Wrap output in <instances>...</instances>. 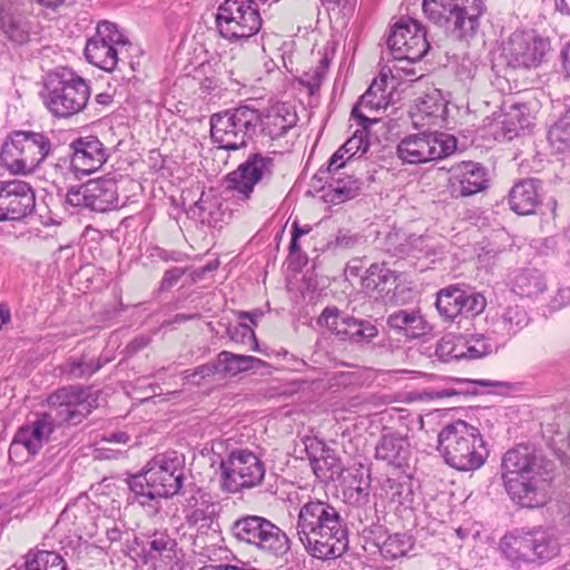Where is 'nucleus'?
<instances>
[{"label":"nucleus","mask_w":570,"mask_h":570,"mask_svg":"<svg viewBox=\"0 0 570 570\" xmlns=\"http://www.w3.org/2000/svg\"><path fill=\"white\" fill-rule=\"evenodd\" d=\"M271 165V158L261 155L248 157L237 169L226 176V188L236 191L242 199H248L263 175L269 171Z\"/></svg>","instance_id":"obj_23"},{"label":"nucleus","mask_w":570,"mask_h":570,"mask_svg":"<svg viewBox=\"0 0 570 570\" xmlns=\"http://www.w3.org/2000/svg\"><path fill=\"white\" fill-rule=\"evenodd\" d=\"M387 325L406 337L416 338L428 331V322L420 309H399L390 314Z\"/></svg>","instance_id":"obj_29"},{"label":"nucleus","mask_w":570,"mask_h":570,"mask_svg":"<svg viewBox=\"0 0 570 570\" xmlns=\"http://www.w3.org/2000/svg\"><path fill=\"white\" fill-rule=\"evenodd\" d=\"M150 550L148 552V556L150 559L154 560H161L163 562L167 563L175 557L174 552V543L164 537L155 538L149 543Z\"/></svg>","instance_id":"obj_41"},{"label":"nucleus","mask_w":570,"mask_h":570,"mask_svg":"<svg viewBox=\"0 0 570 570\" xmlns=\"http://www.w3.org/2000/svg\"><path fill=\"white\" fill-rule=\"evenodd\" d=\"M409 116L417 129L444 128L448 122V102L440 90L433 89L413 101Z\"/></svg>","instance_id":"obj_19"},{"label":"nucleus","mask_w":570,"mask_h":570,"mask_svg":"<svg viewBox=\"0 0 570 570\" xmlns=\"http://www.w3.org/2000/svg\"><path fill=\"white\" fill-rule=\"evenodd\" d=\"M233 533L237 540L273 556H283L289 549L286 533L263 517L247 515L238 519L233 525Z\"/></svg>","instance_id":"obj_8"},{"label":"nucleus","mask_w":570,"mask_h":570,"mask_svg":"<svg viewBox=\"0 0 570 570\" xmlns=\"http://www.w3.org/2000/svg\"><path fill=\"white\" fill-rule=\"evenodd\" d=\"M438 441L445 463L458 471H475L485 463L489 455L480 430L463 420L446 424L440 431Z\"/></svg>","instance_id":"obj_2"},{"label":"nucleus","mask_w":570,"mask_h":570,"mask_svg":"<svg viewBox=\"0 0 570 570\" xmlns=\"http://www.w3.org/2000/svg\"><path fill=\"white\" fill-rule=\"evenodd\" d=\"M263 19L254 0H225L217 8L216 27L230 41L248 39L262 28Z\"/></svg>","instance_id":"obj_7"},{"label":"nucleus","mask_w":570,"mask_h":570,"mask_svg":"<svg viewBox=\"0 0 570 570\" xmlns=\"http://www.w3.org/2000/svg\"><path fill=\"white\" fill-rule=\"evenodd\" d=\"M462 315L475 317L482 314L488 305L487 298L479 292L468 293L463 291Z\"/></svg>","instance_id":"obj_40"},{"label":"nucleus","mask_w":570,"mask_h":570,"mask_svg":"<svg viewBox=\"0 0 570 570\" xmlns=\"http://www.w3.org/2000/svg\"><path fill=\"white\" fill-rule=\"evenodd\" d=\"M551 135L566 144H570V109L563 115L560 121L552 128Z\"/></svg>","instance_id":"obj_43"},{"label":"nucleus","mask_w":570,"mask_h":570,"mask_svg":"<svg viewBox=\"0 0 570 570\" xmlns=\"http://www.w3.org/2000/svg\"><path fill=\"white\" fill-rule=\"evenodd\" d=\"M90 97L89 86L79 77L61 83L48 97V108L58 117H69L81 111Z\"/></svg>","instance_id":"obj_18"},{"label":"nucleus","mask_w":570,"mask_h":570,"mask_svg":"<svg viewBox=\"0 0 570 570\" xmlns=\"http://www.w3.org/2000/svg\"><path fill=\"white\" fill-rule=\"evenodd\" d=\"M223 488L230 493L261 483L265 469L263 462L249 450H235L220 463Z\"/></svg>","instance_id":"obj_10"},{"label":"nucleus","mask_w":570,"mask_h":570,"mask_svg":"<svg viewBox=\"0 0 570 570\" xmlns=\"http://www.w3.org/2000/svg\"><path fill=\"white\" fill-rule=\"evenodd\" d=\"M11 312L7 304H0V331L10 323Z\"/></svg>","instance_id":"obj_48"},{"label":"nucleus","mask_w":570,"mask_h":570,"mask_svg":"<svg viewBox=\"0 0 570 570\" xmlns=\"http://www.w3.org/2000/svg\"><path fill=\"white\" fill-rule=\"evenodd\" d=\"M414 547L413 538L405 533H395L386 538L381 546V553L386 559H397L406 556Z\"/></svg>","instance_id":"obj_35"},{"label":"nucleus","mask_w":570,"mask_h":570,"mask_svg":"<svg viewBox=\"0 0 570 570\" xmlns=\"http://www.w3.org/2000/svg\"><path fill=\"white\" fill-rule=\"evenodd\" d=\"M347 156L348 154L343 150V147L341 146L331 157L330 161H328V166H327V170L330 173H333V171H336L338 170L340 168L344 167L346 161H348L350 159H347Z\"/></svg>","instance_id":"obj_45"},{"label":"nucleus","mask_w":570,"mask_h":570,"mask_svg":"<svg viewBox=\"0 0 570 570\" xmlns=\"http://www.w3.org/2000/svg\"><path fill=\"white\" fill-rule=\"evenodd\" d=\"M256 362H261V360L254 356L238 355L226 351L222 352L218 356L219 365H222L223 371L229 375H236L240 372H245Z\"/></svg>","instance_id":"obj_37"},{"label":"nucleus","mask_w":570,"mask_h":570,"mask_svg":"<svg viewBox=\"0 0 570 570\" xmlns=\"http://www.w3.org/2000/svg\"><path fill=\"white\" fill-rule=\"evenodd\" d=\"M132 492L147 499L170 498L183 487V472L175 460L157 455L145 469L130 478Z\"/></svg>","instance_id":"obj_4"},{"label":"nucleus","mask_w":570,"mask_h":570,"mask_svg":"<svg viewBox=\"0 0 570 570\" xmlns=\"http://www.w3.org/2000/svg\"><path fill=\"white\" fill-rule=\"evenodd\" d=\"M360 183L353 177L336 180L326 191V198L333 204H341L355 198L360 193Z\"/></svg>","instance_id":"obj_36"},{"label":"nucleus","mask_w":570,"mask_h":570,"mask_svg":"<svg viewBox=\"0 0 570 570\" xmlns=\"http://www.w3.org/2000/svg\"><path fill=\"white\" fill-rule=\"evenodd\" d=\"M296 116L285 104H276L267 109L263 118L262 130L271 138L276 139L284 136L295 125Z\"/></svg>","instance_id":"obj_28"},{"label":"nucleus","mask_w":570,"mask_h":570,"mask_svg":"<svg viewBox=\"0 0 570 570\" xmlns=\"http://www.w3.org/2000/svg\"><path fill=\"white\" fill-rule=\"evenodd\" d=\"M127 45V39L118 30L117 26L104 21L98 23L96 33L92 36L85 48L87 60L105 71L116 69L119 56Z\"/></svg>","instance_id":"obj_11"},{"label":"nucleus","mask_w":570,"mask_h":570,"mask_svg":"<svg viewBox=\"0 0 570 570\" xmlns=\"http://www.w3.org/2000/svg\"><path fill=\"white\" fill-rule=\"evenodd\" d=\"M26 568L30 570H67V563L55 551L39 550L28 557Z\"/></svg>","instance_id":"obj_33"},{"label":"nucleus","mask_w":570,"mask_h":570,"mask_svg":"<svg viewBox=\"0 0 570 570\" xmlns=\"http://www.w3.org/2000/svg\"><path fill=\"white\" fill-rule=\"evenodd\" d=\"M317 324L340 340H351L354 342L371 341L379 334L373 323L358 321L344 314L335 306L325 307L317 320Z\"/></svg>","instance_id":"obj_14"},{"label":"nucleus","mask_w":570,"mask_h":570,"mask_svg":"<svg viewBox=\"0 0 570 570\" xmlns=\"http://www.w3.org/2000/svg\"><path fill=\"white\" fill-rule=\"evenodd\" d=\"M26 570H30V569H27V568H26Z\"/></svg>","instance_id":"obj_57"},{"label":"nucleus","mask_w":570,"mask_h":570,"mask_svg":"<svg viewBox=\"0 0 570 570\" xmlns=\"http://www.w3.org/2000/svg\"><path fill=\"white\" fill-rule=\"evenodd\" d=\"M48 405L60 422L77 423L98 406V397L90 387L69 385L48 396Z\"/></svg>","instance_id":"obj_12"},{"label":"nucleus","mask_w":570,"mask_h":570,"mask_svg":"<svg viewBox=\"0 0 570 570\" xmlns=\"http://www.w3.org/2000/svg\"><path fill=\"white\" fill-rule=\"evenodd\" d=\"M51 141L43 132L16 130L0 149V165L12 175H29L48 157Z\"/></svg>","instance_id":"obj_3"},{"label":"nucleus","mask_w":570,"mask_h":570,"mask_svg":"<svg viewBox=\"0 0 570 570\" xmlns=\"http://www.w3.org/2000/svg\"><path fill=\"white\" fill-rule=\"evenodd\" d=\"M340 523L343 519L333 505L321 500L308 501L299 510L297 534L303 540Z\"/></svg>","instance_id":"obj_20"},{"label":"nucleus","mask_w":570,"mask_h":570,"mask_svg":"<svg viewBox=\"0 0 570 570\" xmlns=\"http://www.w3.org/2000/svg\"><path fill=\"white\" fill-rule=\"evenodd\" d=\"M368 127H362L357 129L354 135L346 140V142L342 146L343 150H345L348 156L347 159L353 158L357 154H365L368 149Z\"/></svg>","instance_id":"obj_39"},{"label":"nucleus","mask_w":570,"mask_h":570,"mask_svg":"<svg viewBox=\"0 0 570 570\" xmlns=\"http://www.w3.org/2000/svg\"><path fill=\"white\" fill-rule=\"evenodd\" d=\"M387 43L396 59L410 61L422 59L430 48L424 29L415 20L396 23Z\"/></svg>","instance_id":"obj_16"},{"label":"nucleus","mask_w":570,"mask_h":570,"mask_svg":"<svg viewBox=\"0 0 570 570\" xmlns=\"http://www.w3.org/2000/svg\"><path fill=\"white\" fill-rule=\"evenodd\" d=\"M556 8L563 14H570V0H556Z\"/></svg>","instance_id":"obj_53"},{"label":"nucleus","mask_w":570,"mask_h":570,"mask_svg":"<svg viewBox=\"0 0 570 570\" xmlns=\"http://www.w3.org/2000/svg\"><path fill=\"white\" fill-rule=\"evenodd\" d=\"M259 122V114L248 106L214 114L210 117V136L226 150H237L246 145L250 132Z\"/></svg>","instance_id":"obj_5"},{"label":"nucleus","mask_w":570,"mask_h":570,"mask_svg":"<svg viewBox=\"0 0 570 570\" xmlns=\"http://www.w3.org/2000/svg\"><path fill=\"white\" fill-rule=\"evenodd\" d=\"M41 6L48 7V8H56L65 2V0H36Z\"/></svg>","instance_id":"obj_54"},{"label":"nucleus","mask_w":570,"mask_h":570,"mask_svg":"<svg viewBox=\"0 0 570 570\" xmlns=\"http://www.w3.org/2000/svg\"><path fill=\"white\" fill-rule=\"evenodd\" d=\"M66 202L73 207L88 208L95 212H109L119 207L117 183L112 178H98L86 184L71 187Z\"/></svg>","instance_id":"obj_13"},{"label":"nucleus","mask_w":570,"mask_h":570,"mask_svg":"<svg viewBox=\"0 0 570 570\" xmlns=\"http://www.w3.org/2000/svg\"><path fill=\"white\" fill-rule=\"evenodd\" d=\"M392 273L389 269L379 268L377 266H372L370 269L368 276L364 279V286L366 288H376L377 284L375 281V277L387 279L389 276H391Z\"/></svg>","instance_id":"obj_44"},{"label":"nucleus","mask_w":570,"mask_h":570,"mask_svg":"<svg viewBox=\"0 0 570 570\" xmlns=\"http://www.w3.org/2000/svg\"><path fill=\"white\" fill-rule=\"evenodd\" d=\"M312 230L309 225L301 226L296 220L292 224V235L301 238L303 235H307Z\"/></svg>","instance_id":"obj_49"},{"label":"nucleus","mask_w":570,"mask_h":570,"mask_svg":"<svg viewBox=\"0 0 570 570\" xmlns=\"http://www.w3.org/2000/svg\"><path fill=\"white\" fill-rule=\"evenodd\" d=\"M456 147V138L452 135L415 134L399 142L397 156L404 163L419 165L449 157Z\"/></svg>","instance_id":"obj_9"},{"label":"nucleus","mask_w":570,"mask_h":570,"mask_svg":"<svg viewBox=\"0 0 570 570\" xmlns=\"http://www.w3.org/2000/svg\"><path fill=\"white\" fill-rule=\"evenodd\" d=\"M449 186L453 194L470 197L489 186L484 166L475 161H461L450 168Z\"/></svg>","instance_id":"obj_24"},{"label":"nucleus","mask_w":570,"mask_h":570,"mask_svg":"<svg viewBox=\"0 0 570 570\" xmlns=\"http://www.w3.org/2000/svg\"><path fill=\"white\" fill-rule=\"evenodd\" d=\"M511 210L518 215L535 214L540 205L539 180L533 178L521 179L513 185L508 198Z\"/></svg>","instance_id":"obj_27"},{"label":"nucleus","mask_w":570,"mask_h":570,"mask_svg":"<svg viewBox=\"0 0 570 570\" xmlns=\"http://www.w3.org/2000/svg\"><path fill=\"white\" fill-rule=\"evenodd\" d=\"M36 195L21 179L0 180V222L18 220L32 212Z\"/></svg>","instance_id":"obj_15"},{"label":"nucleus","mask_w":570,"mask_h":570,"mask_svg":"<svg viewBox=\"0 0 570 570\" xmlns=\"http://www.w3.org/2000/svg\"><path fill=\"white\" fill-rule=\"evenodd\" d=\"M463 299V289L451 285L438 293L435 306L444 320L454 321L462 315Z\"/></svg>","instance_id":"obj_30"},{"label":"nucleus","mask_w":570,"mask_h":570,"mask_svg":"<svg viewBox=\"0 0 570 570\" xmlns=\"http://www.w3.org/2000/svg\"><path fill=\"white\" fill-rule=\"evenodd\" d=\"M350 1L351 0H323V2L333 3V4H336V6H341V4L347 3Z\"/></svg>","instance_id":"obj_56"},{"label":"nucleus","mask_w":570,"mask_h":570,"mask_svg":"<svg viewBox=\"0 0 570 570\" xmlns=\"http://www.w3.org/2000/svg\"><path fill=\"white\" fill-rule=\"evenodd\" d=\"M425 16L436 24H453L460 38L475 33L479 18L483 12L481 0H424L422 4Z\"/></svg>","instance_id":"obj_6"},{"label":"nucleus","mask_w":570,"mask_h":570,"mask_svg":"<svg viewBox=\"0 0 570 570\" xmlns=\"http://www.w3.org/2000/svg\"><path fill=\"white\" fill-rule=\"evenodd\" d=\"M387 75L381 73L375 78L368 89L361 96L352 109L354 118L361 127H370L377 124L380 118L375 114L385 109L390 104V91L387 90Z\"/></svg>","instance_id":"obj_21"},{"label":"nucleus","mask_w":570,"mask_h":570,"mask_svg":"<svg viewBox=\"0 0 570 570\" xmlns=\"http://www.w3.org/2000/svg\"><path fill=\"white\" fill-rule=\"evenodd\" d=\"M321 67L315 71V78H314V83L316 86L320 85V82L322 81L323 77H324V73H325V70L327 69L328 67V59L326 57H324L322 60H321Z\"/></svg>","instance_id":"obj_50"},{"label":"nucleus","mask_w":570,"mask_h":570,"mask_svg":"<svg viewBox=\"0 0 570 570\" xmlns=\"http://www.w3.org/2000/svg\"><path fill=\"white\" fill-rule=\"evenodd\" d=\"M53 431V421L49 414H42L31 424L21 426L10 445V454L24 448L30 455H35L42 448Z\"/></svg>","instance_id":"obj_26"},{"label":"nucleus","mask_w":570,"mask_h":570,"mask_svg":"<svg viewBox=\"0 0 570 570\" xmlns=\"http://www.w3.org/2000/svg\"><path fill=\"white\" fill-rule=\"evenodd\" d=\"M518 550L523 559H548L551 556L549 540L546 533L535 532L518 540Z\"/></svg>","instance_id":"obj_31"},{"label":"nucleus","mask_w":570,"mask_h":570,"mask_svg":"<svg viewBox=\"0 0 570 570\" xmlns=\"http://www.w3.org/2000/svg\"><path fill=\"white\" fill-rule=\"evenodd\" d=\"M465 337L449 333L442 336L436 346V355L444 362L463 360Z\"/></svg>","instance_id":"obj_34"},{"label":"nucleus","mask_w":570,"mask_h":570,"mask_svg":"<svg viewBox=\"0 0 570 570\" xmlns=\"http://www.w3.org/2000/svg\"><path fill=\"white\" fill-rule=\"evenodd\" d=\"M98 368H99V366L91 367V366H89L87 363H85L82 361L72 362L70 364V374L73 377H82V376H86V375H91Z\"/></svg>","instance_id":"obj_46"},{"label":"nucleus","mask_w":570,"mask_h":570,"mask_svg":"<svg viewBox=\"0 0 570 570\" xmlns=\"http://www.w3.org/2000/svg\"><path fill=\"white\" fill-rule=\"evenodd\" d=\"M71 148V166L77 173L89 175L98 170L107 160L106 148L95 136L76 139Z\"/></svg>","instance_id":"obj_25"},{"label":"nucleus","mask_w":570,"mask_h":570,"mask_svg":"<svg viewBox=\"0 0 570 570\" xmlns=\"http://www.w3.org/2000/svg\"><path fill=\"white\" fill-rule=\"evenodd\" d=\"M491 353V345L483 337L465 338L463 360H478Z\"/></svg>","instance_id":"obj_42"},{"label":"nucleus","mask_w":570,"mask_h":570,"mask_svg":"<svg viewBox=\"0 0 570 570\" xmlns=\"http://www.w3.org/2000/svg\"><path fill=\"white\" fill-rule=\"evenodd\" d=\"M549 42L533 32H514L510 37L505 52L514 68H537L549 50Z\"/></svg>","instance_id":"obj_17"},{"label":"nucleus","mask_w":570,"mask_h":570,"mask_svg":"<svg viewBox=\"0 0 570 570\" xmlns=\"http://www.w3.org/2000/svg\"><path fill=\"white\" fill-rule=\"evenodd\" d=\"M298 239L299 238H297V237L292 235V239H291V244H289L291 253H297V252L301 250V247H299V244H298Z\"/></svg>","instance_id":"obj_55"},{"label":"nucleus","mask_w":570,"mask_h":570,"mask_svg":"<svg viewBox=\"0 0 570 570\" xmlns=\"http://www.w3.org/2000/svg\"><path fill=\"white\" fill-rule=\"evenodd\" d=\"M107 440L109 442H115V443H127L129 441V436L125 432H116V433H111Z\"/></svg>","instance_id":"obj_52"},{"label":"nucleus","mask_w":570,"mask_h":570,"mask_svg":"<svg viewBox=\"0 0 570 570\" xmlns=\"http://www.w3.org/2000/svg\"><path fill=\"white\" fill-rule=\"evenodd\" d=\"M406 440L394 434H384L375 449V458L389 463H399L406 452Z\"/></svg>","instance_id":"obj_32"},{"label":"nucleus","mask_w":570,"mask_h":570,"mask_svg":"<svg viewBox=\"0 0 570 570\" xmlns=\"http://www.w3.org/2000/svg\"><path fill=\"white\" fill-rule=\"evenodd\" d=\"M258 313H249V312H239L238 317L240 320H248L252 325L240 323L235 327L233 337L238 340L243 344L250 343L253 344V348L257 350V338L255 335L254 327L257 326V317Z\"/></svg>","instance_id":"obj_38"},{"label":"nucleus","mask_w":570,"mask_h":570,"mask_svg":"<svg viewBox=\"0 0 570 570\" xmlns=\"http://www.w3.org/2000/svg\"><path fill=\"white\" fill-rule=\"evenodd\" d=\"M305 550L320 560L336 559L344 554L348 548V534L343 523L301 540Z\"/></svg>","instance_id":"obj_22"},{"label":"nucleus","mask_w":570,"mask_h":570,"mask_svg":"<svg viewBox=\"0 0 570 570\" xmlns=\"http://www.w3.org/2000/svg\"><path fill=\"white\" fill-rule=\"evenodd\" d=\"M562 66L567 73V76L570 77V42L566 46V48L562 51Z\"/></svg>","instance_id":"obj_51"},{"label":"nucleus","mask_w":570,"mask_h":570,"mask_svg":"<svg viewBox=\"0 0 570 570\" xmlns=\"http://www.w3.org/2000/svg\"><path fill=\"white\" fill-rule=\"evenodd\" d=\"M502 478L511 500L524 508L546 503L548 481L540 459L528 446L509 450L502 460Z\"/></svg>","instance_id":"obj_1"},{"label":"nucleus","mask_w":570,"mask_h":570,"mask_svg":"<svg viewBox=\"0 0 570 570\" xmlns=\"http://www.w3.org/2000/svg\"><path fill=\"white\" fill-rule=\"evenodd\" d=\"M354 243H355L354 237L347 233L340 232L335 238V244L338 247L348 248V247H352L354 245Z\"/></svg>","instance_id":"obj_47"}]
</instances>
